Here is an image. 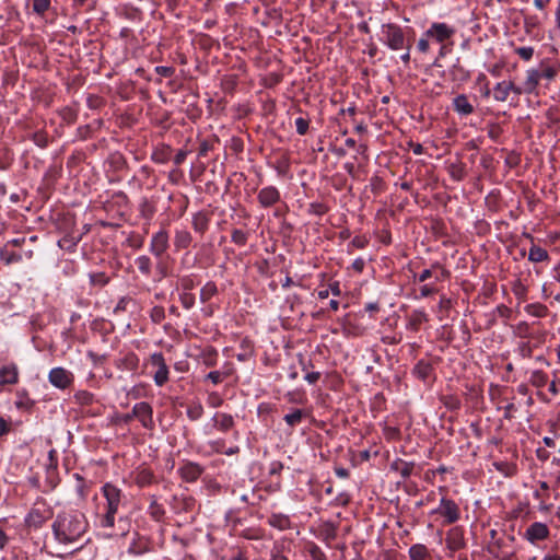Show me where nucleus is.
<instances>
[{
	"label": "nucleus",
	"mask_w": 560,
	"mask_h": 560,
	"mask_svg": "<svg viewBox=\"0 0 560 560\" xmlns=\"http://www.w3.org/2000/svg\"><path fill=\"white\" fill-rule=\"evenodd\" d=\"M257 199L261 207L269 208L280 201V191L275 186H267L259 190Z\"/></svg>",
	"instance_id": "11"
},
{
	"label": "nucleus",
	"mask_w": 560,
	"mask_h": 560,
	"mask_svg": "<svg viewBox=\"0 0 560 560\" xmlns=\"http://www.w3.org/2000/svg\"><path fill=\"white\" fill-rule=\"evenodd\" d=\"M207 380H210L213 384H219L222 382V374L219 371H212L207 374Z\"/></svg>",
	"instance_id": "58"
},
{
	"label": "nucleus",
	"mask_w": 560,
	"mask_h": 560,
	"mask_svg": "<svg viewBox=\"0 0 560 560\" xmlns=\"http://www.w3.org/2000/svg\"><path fill=\"white\" fill-rule=\"evenodd\" d=\"M433 272H434V269L429 268V269H424L419 276H418V281L419 282H424L427 281L428 279H430L431 277H433Z\"/></svg>",
	"instance_id": "61"
},
{
	"label": "nucleus",
	"mask_w": 560,
	"mask_h": 560,
	"mask_svg": "<svg viewBox=\"0 0 560 560\" xmlns=\"http://www.w3.org/2000/svg\"><path fill=\"white\" fill-rule=\"evenodd\" d=\"M381 40L393 50L404 49L407 44L400 26L393 23L382 25Z\"/></svg>",
	"instance_id": "3"
},
{
	"label": "nucleus",
	"mask_w": 560,
	"mask_h": 560,
	"mask_svg": "<svg viewBox=\"0 0 560 560\" xmlns=\"http://www.w3.org/2000/svg\"><path fill=\"white\" fill-rule=\"evenodd\" d=\"M132 416H135L145 429H153V409L149 402L141 401L133 406Z\"/></svg>",
	"instance_id": "8"
},
{
	"label": "nucleus",
	"mask_w": 560,
	"mask_h": 560,
	"mask_svg": "<svg viewBox=\"0 0 560 560\" xmlns=\"http://www.w3.org/2000/svg\"><path fill=\"white\" fill-rule=\"evenodd\" d=\"M48 378L54 386L65 389L72 383L73 375L63 368H54L49 372Z\"/></svg>",
	"instance_id": "9"
},
{
	"label": "nucleus",
	"mask_w": 560,
	"mask_h": 560,
	"mask_svg": "<svg viewBox=\"0 0 560 560\" xmlns=\"http://www.w3.org/2000/svg\"><path fill=\"white\" fill-rule=\"evenodd\" d=\"M432 372L433 368L431 363L424 360H420L412 370L413 375L421 381H427Z\"/></svg>",
	"instance_id": "25"
},
{
	"label": "nucleus",
	"mask_w": 560,
	"mask_h": 560,
	"mask_svg": "<svg viewBox=\"0 0 560 560\" xmlns=\"http://www.w3.org/2000/svg\"><path fill=\"white\" fill-rule=\"evenodd\" d=\"M518 351L523 358L532 357V348L527 342H522L518 347Z\"/></svg>",
	"instance_id": "55"
},
{
	"label": "nucleus",
	"mask_w": 560,
	"mask_h": 560,
	"mask_svg": "<svg viewBox=\"0 0 560 560\" xmlns=\"http://www.w3.org/2000/svg\"><path fill=\"white\" fill-rule=\"evenodd\" d=\"M443 402L446 408L450 410H456L460 407V401L457 397L454 396H445L443 397Z\"/></svg>",
	"instance_id": "49"
},
{
	"label": "nucleus",
	"mask_w": 560,
	"mask_h": 560,
	"mask_svg": "<svg viewBox=\"0 0 560 560\" xmlns=\"http://www.w3.org/2000/svg\"><path fill=\"white\" fill-rule=\"evenodd\" d=\"M271 560H288V558L282 555L278 547H275L271 551Z\"/></svg>",
	"instance_id": "64"
},
{
	"label": "nucleus",
	"mask_w": 560,
	"mask_h": 560,
	"mask_svg": "<svg viewBox=\"0 0 560 560\" xmlns=\"http://www.w3.org/2000/svg\"><path fill=\"white\" fill-rule=\"evenodd\" d=\"M150 364L155 369L153 373L154 383L158 386H163L168 381V366L161 352H155L150 357Z\"/></svg>",
	"instance_id": "6"
},
{
	"label": "nucleus",
	"mask_w": 560,
	"mask_h": 560,
	"mask_svg": "<svg viewBox=\"0 0 560 560\" xmlns=\"http://www.w3.org/2000/svg\"><path fill=\"white\" fill-rule=\"evenodd\" d=\"M0 259L5 264L10 265L12 262H18L22 259L20 254H16L14 252H8L4 249L0 250Z\"/></svg>",
	"instance_id": "41"
},
{
	"label": "nucleus",
	"mask_w": 560,
	"mask_h": 560,
	"mask_svg": "<svg viewBox=\"0 0 560 560\" xmlns=\"http://www.w3.org/2000/svg\"><path fill=\"white\" fill-rule=\"evenodd\" d=\"M327 207L323 203L313 202L311 203V212L316 215H323L327 212Z\"/></svg>",
	"instance_id": "52"
},
{
	"label": "nucleus",
	"mask_w": 560,
	"mask_h": 560,
	"mask_svg": "<svg viewBox=\"0 0 560 560\" xmlns=\"http://www.w3.org/2000/svg\"><path fill=\"white\" fill-rule=\"evenodd\" d=\"M52 516L50 508L45 502H36L25 517L27 527L40 528Z\"/></svg>",
	"instance_id": "4"
},
{
	"label": "nucleus",
	"mask_w": 560,
	"mask_h": 560,
	"mask_svg": "<svg viewBox=\"0 0 560 560\" xmlns=\"http://www.w3.org/2000/svg\"><path fill=\"white\" fill-rule=\"evenodd\" d=\"M529 382L533 386L541 388L548 383V376L545 372L536 370L532 372Z\"/></svg>",
	"instance_id": "37"
},
{
	"label": "nucleus",
	"mask_w": 560,
	"mask_h": 560,
	"mask_svg": "<svg viewBox=\"0 0 560 560\" xmlns=\"http://www.w3.org/2000/svg\"><path fill=\"white\" fill-rule=\"evenodd\" d=\"M537 69L540 75V80L547 79L549 81L553 80L559 71L558 68L546 62H541Z\"/></svg>",
	"instance_id": "35"
},
{
	"label": "nucleus",
	"mask_w": 560,
	"mask_h": 560,
	"mask_svg": "<svg viewBox=\"0 0 560 560\" xmlns=\"http://www.w3.org/2000/svg\"><path fill=\"white\" fill-rule=\"evenodd\" d=\"M432 269H434L433 276L436 281H442L450 277V271L446 270L442 265L439 262H434L432 265Z\"/></svg>",
	"instance_id": "42"
},
{
	"label": "nucleus",
	"mask_w": 560,
	"mask_h": 560,
	"mask_svg": "<svg viewBox=\"0 0 560 560\" xmlns=\"http://www.w3.org/2000/svg\"><path fill=\"white\" fill-rule=\"evenodd\" d=\"M91 281L93 283H100V284H105L107 283V278L105 277L104 273H93L91 275Z\"/></svg>",
	"instance_id": "62"
},
{
	"label": "nucleus",
	"mask_w": 560,
	"mask_h": 560,
	"mask_svg": "<svg viewBox=\"0 0 560 560\" xmlns=\"http://www.w3.org/2000/svg\"><path fill=\"white\" fill-rule=\"evenodd\" d=\"M310 555L313 558V560H325V555L320 550V548L316 545H312L310 548Z\"/></svg>",
	"instance_id": "51"
},
{
	"label": "nucleus",
	"mask_w": 560,
	"mask_h": 560,
	"mask_svg": "<svg viewBox=\"0 0 560 560\" xmlns=\"http://www.w3.org/2000/svg\"><path fill=\"white\" fill-rule=\"evenodd\" d=\"M454 33L455 30L451 28L445 23H433L427 31L425 35L428 37L434 38L439 43H443L444 40L451 38Z\"/></svg>",
	"instance_id": "13"
},
{
	"label": "nucleus",
	"mask_w": 560,
	"mask_h": 560,
	"mask_svg": "<svg viewBox=\"0 0 560 560\" xmlns=\"http://www.w3.org/2000/svg\"><path fill=\"white\" fill-rule=\"evenodd\" d=\"M516 411V407L513 402H509L504 407V418L508 420H511L514 416V412Z\"/></svg>",
	"instance_id": "59"
},
{
	"label": "nucleus",
	"mask_w": 560,
	"mask_h": 560,
	"mask_svg": "<svg viewBox=\"0 0 560 560\" xmlns=\"http://www.w3.org/2000/svg\"><path fill=\"white\" fill-rule=\"evenodd\" d=\"M523 536L528 542L536 545L549 538L550 529L545 523L534 522L527 527Z\"/></svg>",
	"instance_id": "7"
},
{
	"label": "nucleus",
	"mask_w": 560,
	"mask_h": 560,
	"mask_svg": "<svg viewBox=\"0 0 560 560\" xmlns=\"http://www.w3.org/2000/svg\"><path fill=\"white\" fill-rule=\"evenodd\" d=\"M150 316L154 323L160 324L165 318L164 308L162 306H154L151 310Z\"/></svg>",
	"instance_id": "48"
},
{
	"label": "nucleus",
	"mask_w": 560,
	"mask_h": 560,
	"mask_svg": "<svg viewBox=\"0 0 560 560\" xmlns=\"http://www.w3.org/2000/svg\"><path fill=\"white\" fill-rule=\"evenodd\" d=\"M351 244L357 248H363L368 244V240L363 236H355Z\"/></svg>",
	"instance_id": "63"
},
{
	"label": "nucleus",
	"mask_w": 560,
	"mask_h": 560,
	"mask_svg": "<svg viewBox=\"0 0 560 560\" xmlns=\"http://www.w3.org/2000/svg\"><path fill=\"white\" fill-rule=\"evenodd\" d=\"M447 171L450 176L456 182L463 180L466 176L465 164L462 162L451 163L447 166Z\"/></svg>",
	"instance_id": "30"
},
{
	"label": "nucleus",
	"mask_w": 560,
	"mask_h": 560,
	"mask_svg": "<svg viewBox=\"0 0 560 560\" xmlns=\"http://www.w3.org/2000/svg\"><path fill=\"white\" fill-rule=\"evenodd\" d=\"M535 497L537 499H541V502H540V505H539V511H541V512H549L550 509H551V504H547L545 502V499L547 498V494H541V492L536 491L535 492Z\"/></svg>",
	"instance_id": "54"
},
{
	"label": "nucleus",
	"mask_w": 560,
	"mask_h": 560,
	"mask_svg": "<svg viewBox=\"0 0 560 560\" xmlns=\"http://www.w3.org/2000/svg\"><path fill=\"white\" fill-rule=\"evenodd\" d=\"M102 493L106 499L105 512L100 516V525L102 528H113L115 525V516L118 512L122 499V491L110 482H106L102 487Z\"/></svg>",
	"instance_id": "2"
},
{
	"label": "nucleus",
	"mask_w": 560,
	"mask_h": 560,
	"mask_svg": "<svg viewBox=\"0 0 560 560\" xmlns=\"http://www.w3.org/2000/svg\"><path fill=\"white\" fill-rule=\"evenodd\" d=\"M295 127H296V132L300 136H304L307 132V130H308L310 120L305 119V118H302V117H299V118L295 119Z\"/></svg>",
	"instance_id": "46"
},
{
	"label": "nucleus",
	"mask_w": 560,
	"mask_h": 560,
	"mask_svg": "<svg viewBox=\"0 0 560 560\" xmlns=\"http://www.w3.org/2000/svg\"><path fill=\"white\" fill-rule=\"evenodd\" d=\"M431 514H439L444 518V524L450 525L456 523L460 518V510L458 504L446 497H442L440 505L434 509Z\"/></svg>",
	"instance_id": "5"
},
{
	"label": "nucleus",
	"mask_w": 560,
	"mask_h": 560,
	"mask_svg": "<svg viewBox=\"0 0 560 560\" xmlns=\"http://www.w3.org/2000/svg\"><path fill=\"white\" fill-rule=\"evenodd\" d=\"M73 397L80 406H90L94 401V395L88 390H78Z\"/></svg>",
	"instance_id": "38"
},
{
	"label": "nucleus",
	"mask_w": 560,
	"mask_h": 560,
	"mask_svg": "<svg viewBox=\"0 0 560 560\" xmlns=\"http://www.w3.org/2000/svg\"><path fill=\"white\" fill-rule=\"evenodd\" d=\"M151 550L150 542L147 538L139 536L137 533L130 542L127 552L131 556H142Z\"/></svg>",
	"instance_id": "15"
},
{
	"label": "nucleus",
	"mask_w": 560,
	"mask_h": 560,
	"mask_svg": "<svg viewBox=\"0 0 560 560\" xmlns=\"http://www.w3.org/2000/svg\"><path fill=\"white\" fill-rule=\"evenodd\" d=\"M203 415V407L199 401L190 404L187 408V417L191 421L199 420Z\"/></svg>",
	"instance_id": "39"
},
{
	"label": "nucleus",
	"mask_w": 560,
	"mask_h": 560,
	"mask_svg": "<svg viewBox=\"0 0 560 560\" xmlns=\"http://www.w3.org/2000/svg\"><path fill=\"white\" fill-rule=\"evenodd\" d=\"M428 320V316L424 311L415 310L408 317V328L418 331L420 326Z\"/></svg>",
	"instance_id": "26"
},
{
	"label": "nucleus",
	"mask_w": 560,
	"mask_h": 560,
	"mask_svg": "<svg viewBox=\"0 0 560 560\" xmlns=\"http://www.w3.org/2000/svg\"><path fill=\"white\" fill-rule=\"evenodd\" d=\"M446 547L451 551H457L465 547L464 529L463 527H452L446 534Z\"/></svg>",
	"instance_id": "10"
},
{
	"label": "nucleus",
	"mask_w": 560,
	"mask_h": 560,
	"mask_svg": "<svg viewBox=\"0 0 560 560\" xmlns=\"http://www.w3.org/2000/svg\"><path fill=\"white\" fill-rule=\"evenodd\" d=\"M429 556V550L423 544H416L409 548V557L411 560H425Z\"/></svg>",
	"instance_id": "31"
},
{
	"label": "nucleus",
	"mask_w": 560,
	"mask_h": 560,
	"mask_svg": "<svg viewBox=\"0 0 560 560\" xmlns=\"http://www.w3.org/2000/svg\"><path fill=\"white\" fill-rule=\"evenodd\" d=\"M136 266L142 275L149 276L151 273V259L148 256H139L136 259Z\"/></svg>",
	"instance_id": "40"
},
{
	"label": "nucleus",
	"mask_w": 560,
	"mask_h": 560,
	"mask_svg": "<svg viewBox=\"0 0 560 560\" xmlns=\"http://www.w3.org/2000/svg\"><path fill=\"white\" fill-rule=\"evenodd\" d=\"M268 524L278 529H287L290 527V518L283 514H272L268 518Z\"/></svg>",
	"instance_id": "32"
},
{
	"label": "nucleus",
	"mask_w": 560,
	"mask_h": 560,
	"mask_svg": "<svg viewBox=\"0 0 560 560\" xmlns=\"http://www.w3.org/2000/svg\"><path fill=\"white\" fill-rule=\"evenodd\" d=\"M415 464L412 462H405L396 459L392 463L390 469L398 472L404 479H407L413 471Z\"/></svg>",
	"instance_id": "24"
},
{
	"label": "nucleus",
	"mask_w": 560,
	"mask_h": 560,
	"mask_svg": "<svg viewBox=\"0 0 560 560\" xmlns=\"http://www.w3.org/2000/svg\"><path fill=\"white\" fill-rule=\"evenodd\" d=\"M19 373L14 364L4 365L0 369V384H15L18 383Z\"/></svg>",
	"instance_id": "20"
},
{
	"label": "nucleus",
	"mask_w": 560,
	"mask_h": 560,
	"mask_svg": "<svg viewBox=\"0 0 560 560\" xmlns=\"http://www.w3.org/2000/svg\"><path fill=\"white\" fill-rule=\"evenodd\" d=\"M192 241L191 234L187 230H177L174 236V246L177 250L186 249Z\"/></svg>",
	"instance_id": "27"
},
{
	"label": "nucleus",
	"mask_w": 560,
	"mask_h": 560,
	"mask_svg": "<svg viewBox=\"0 0 560 560\" xmlns=\"http://www.w3.org/2000/svg\"><path fill=\"white\" fill-rule=\"evenodd\" d=\"M214 425L223 432L229 431L234 425V419L229 413H215L213 416Z\"/></svg>",
	"instance_id": "28"
},
{
	"label": "nucleus",
	"mask_w": 560,
	"mask_h": 560,
	"mask_svg": "<svg viewBox=\"0 0 560 560\" xmlns=\"http://www.w3.org/2000/svg\"><path fill=\"white\" fill-rule=\"evenodd\" d=\"M51 528L58 542L70 545L82 538L88 528V521L84 514L78 511L60 512Z\"/></svg>",
	"instance_id": "1"
},
{
	"label": "nucleus",
	"mask_w": 560,
	"mask_h": 560,
	"mask_svg": "<svg viewBox=\"0 0 560 560\" xmlns=\"http://www.w3.org/2000/svg\"><path fill=\"white\" fill-rule=\"evenodd\" d=\"M50 2H33V11L43 15L49 9Z\"/></svg>",
	"instance_id": "53"
},
{
	"label": "nucleus",
	"mask_w": 560,
	"mask_h": 560,
	"mask_svg": "<svg viewBox=\"0 0 560 560\" xmlns=\"http://www.w3.org/2000/svg\"><path fill=\"white\" fill-rule=\"evenodd\" d=\"M211 145L208 141H202L198 149V156L199 158H206L208 155V152L210 151Z\"/></svg>",
	"instance_id": "57"
},
{
	"label": "nucleus",
	"mask_w": 560,
	"mask_h": 560,
	"mask_svg": "<svg viewBox=\"0 0 560 560\" xmlns=\"http://www.w3.org/2000/svg\"><path fill=\"white\" fill-rule=\"evenodd\" d=\"M454 110L462 115L468 116L474 113V105L468 101V97L465 94H459L453 100Z\"/></svg>",
	"instance_id": "19"
},
{
	"label": "nucleus",
	"mask_w": 560,
	"mask_h": 560,
	"mask_svg": "<svg viewBox=\"0 0 560 560\" xmlns=\"http://www.w3.org/2000/svg\"><path fill=\"white\" fill-rule=\"evenodd\" d=\"M179 301L186 310H190L195 305V295L188 292H184L179 295Z\"/></svg>",
	"instance_id": "45"
},
{
	"label": "nucleus",
	"mask_w": 560,
	"mask_h": 560,
	"mask_svg": "<svg viewBox=\"0 0 560 560\" xmlns=\"http://www.w3.org/2000/svg\"><path fill=\"white\" fill-rule=\"evenodd\" d=\"M178 471L185 481L194 482L201 476L203 468L199 464L189 462L183 465Z\"/></svg>",
	"instance_id": "14"
},
{
	"label": "nucleus",
	"mask_w": 560,
	"mask_h": 560,
	"mask_svg": "<svg viewBox=\"0 0 560 560\" xmlns=\"http://www.w3.org/2000/svg\"><path fill=\"white\" fill-rule=\"evenodd\" d=\"M260 11H264L267 16V20H264L262 24H270L273 21H279L282 19L281 9L272 7V2H261V7L254 8L255 13Z\"/></svg>",
	"instance_id": "17"
},
{
	"label": "nucleus",
	"mask_w": 560,
	"mask_h": 560,
	"mask_svg": "<svg viewBox=\"0 0 560 560\" xmlns=\"http://www.w3.org/2000/svg\"><path fill=\"white\" fill-rule=\"evenodd\" d=\"M210 214L206 211H199L192 215V229L196 233H199L200 235H203L210 223Z\"/></svg>",
	"instance_id": "18"
},
{
	"label": "nucleus",
	"mask_w": 560,
	"mask_h": 560,
	"mask_svg": "<svg viewBox=\"0 0 560 560\" xmlns=\"http://www.w3.org/2000/svg\"><path fill=\"white\" fill-rule=\"evenodd\" d=\"M218 293L217 284L212 281L207 282L200 290V301L202 303L209 301Z\"/></svg>",
	"instance_id": "36"
},
{
	"label": "nucleus",
	"mask_w": 560,
	"mask_h": 560,
	"mask_svg": "<svg viewBox=\"0 0 560 560\" xmlns=\"http://www.w3.org/2000/svg\"><path fill=\"white\" fill-rule=\"evenodd\" d=\"M540 81L538 69H529L526 71V80L524 82V92L532 94L535 92Z\"/></svg>",
	"instance_id": "23"
},
{
	"label": "nucleus",
	"mask_w": 560,
	"mask_h": 560,
	"mask_svg": "<svg viewBox=\"0 0 560 560\" xmlns=\"http://www.w3.org/2000/svg\"><path fill=\"white\" fill-rule=\"evenodd\" d=\"M156 72L162 77L168 78L174 73V69L171 67L160 66V67H156Z\"/></svg>",
	"instance_id": "60"
},
{
	"label": "nucleus",
	"mask_w": 560,
	"mask_h": 560,
	"mask_svg": "<svg viewBox=\"0 0 560 560\" xmlns=\"http://www.w3.org/2000/svg\"><path fill=\"white\" fill-rule=\"evenodd\" d=\"M513 89V82L502 81L495 84L493 88V97L498 102H505Z\"/></svg>",
	"instance_id": "21"
},
{
	"label": "nucleus",
	"mask_w": 560,
	"mask_h": 560,
	"mask_svg": "<svg viewBox=\"0 0 560 560\" xmlns=\"http://www.w3.org/2000/svg\"><path fill=\"white\" fill-rule=\"evenodd\" d=\"M208 404L212 407V408H218L220 407L222 404H223V399L221 398V396L217 393H211L208 397Z\"/></svg>",
	"instance_id": "50"
},
{
	"label": "nucleus",
	"mask_w": 560,
	"mask_h": 560,
	"mask_svg": "<svg viewBox=\"0 0 560 560\" xmlns=\"http://www.w3.org/2000/svg\"><path fill=\"white\" fill-rule=\"evenodd\" d=\"M436 292V289L430 284H424L420 289V298H427Z\"/></svg>",
	"instance_id": "56"
},
{
	"label": "nucleus",
	"mask_w": 560,
	"mask_h": 560,
	"mask_svg": "<svg viewBox=\"0 0 560 560\" xmlns=\"http://www.w3.org/2000/svg\"><path fill=\"white\" fill-rule=\"evenodd\" d=\"M149 515L155 522H161L164 518L165 510L161 504L158 503L155 497L152 498V501L149 505Z\"/></svg>",
	"instance_id": "33"
},
{
	"label": "nucleus",
	"mask_w": 560,
	"mask_h": 560,
	"mask_svg": "<svg viewBox=\"0 0 560 560\" xmlns=\"http://www.w3.org/2000/svg\"><path fill=\"white\" fill-rule=\"evenodd\" d=\"M525 312L532 316L541 318L548 314V308L541 303H532L525 306Z\"/></svg>",
	"instance_id": "34"
},
{
	"label": "nucleus",
	"mask_w": 560,
	"mask_h": 560,
	"mask_svg": "<svg viewBox=\"0 0 560 560\" xmlns=\"http://www.w3.org/2000/svg\"><path fill=\"white\" fill-rule=\"evenodd\" d=\"M122 362L126 365V369H128L129 371H133L138 368L139 359L135 353H128L124 358Z\"/></svg>",
	"instance_id": "44"
},
{
	"label": "nucleus",
	"mask_w": 560,
	"mask_h": 560,
	"mask_svg": "<svg viewBox=\"0 0 560 560\" xmlns=\"http://www.w3.org/2000/svg\"><path fill=\"white\" fill-rule=\"evenodd\" d=\"M307 416L305 410L302 409H293L290 413H287L283 417L285 423L291 428H295L301 424L302 420Z\"/></svg>",
	"instance_id": "29"
},
{
	"label": "nucleus",
	"mask_w": 560,
	"mask_h": 560,
	"mask_svg": "<svg viewBox=\"0 0 560 560\" xmlns=\"http://www.w3.org/2000/svg\"><path fill=\"white\" fill-rule=\"evenodd\" d=\"M231 240L236 245L244 246L247 242V233L243 232L242 230L235 229L232 231Z\"/></svg>",
	"instance_id": "43"
},
{
	"label": "nucleus",
	"mask_w": 560,
	"mask_h": 560,
	"mask_svg": "<svg viewBox=\"0 0 560 560\" xmlns=\"http://www.w3.org/2000/svg\"><path fill=\"white\" fill-rule=\"evenodd\" d=\"M168 248V234L165 230H161L152 236L150 250L156 256L161 257Z\"/></svg>",
	"instance_id": "12"
},
{
	"label": "nucleus",
	"mask_w": 560,
	"mask_h": 560,
	"mask_svg": "<svg viewBox=\"0 0 560 560\" xmlns=\"http://www.w3.org/2000/svg\"><path fill=\"white\" fill-rule=\"evenodd\" d=\"M526 238H528L532 243V246L529 248V252H528V260L532 261V262H542V261H548L549 260V254L548 252L540 247V246H537L535 243H534V237L532 234H524Z\"/></svg>",
	"instance_id": "16"
},
{
	"label": "nucleus",
	"mask_w": 560,
	"mask_h": 560,
	"mask_svg": "<svg viewBox=\"0 0 560 560\" xmlns=\"http://www.w3.org/2000/svg\"><path fill=\"white\" fill-rule=\"evenodd\" d=\"M515 54L520 56L525 61H528L533 58L534 48L533 47H517L515 48Z\"/></svg>",
	"instance_id": "47"
},
{
	"label": "nucleus",
	"mask_w": 560,
	"mask_h": 560,
	"mask_svg": "<svg viewBox=\"0 0 560 560\" xmlns=\"http://www.w3.org/2000/svg\"><path fill=\"white\" fill-rule=\"evenodd\" d=\"M156 481L154 474L148 468L138 469L135 474V482L139 487H147Z\"/></svg>",
	"instance_id": "22"
}]
</instances>
